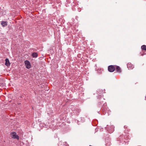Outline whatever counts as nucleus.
I'll return each mask as SVG.
<instances>
[{
	"mask_svg": "<svg viewBox=\"0 0 146 146\" xmlns=\"http://www.w3.org/2000/svg\"><path fill=\"white\" fill-rule=\"evenodd\" d=\"M64 143H65L66 144V142H64Z\"/></svg>",
	"mask_w": 146,
	"mask_h": 146,
	"instance_id": "17",
	"label": "nucleus"
},
{
	"mask_svg": "<svg viewBox=\"0 0 146 146\" xmlns=\"http://www.w3.org/2000/svg\"><path fill=\"white\" fill-rule=\"evenodd\" d=\"M11 137L12 138L16 139L19 140V136L17 135V133L15 132H13L11 134Z\"/></svg>",
	"mask_w": 146,
	"mask_h": 146,
	"instance_id": "2",
	"label": "nucleus"
},
{
	"mask_svg": "<svg viewBox=\"0 0 146 146\" xmlns=\"http://www.w3.org/2000/svg\"><path fill=\"white\" fill-rule=\"evenodd\" d=\"M31 56L33 58H36L38 56V54L36 52H34L32 53Z\"/></svg>",
	"mask_w": 146,
	"mask_h": 146,
	"instance_id": "11",
	"label": "nucleus"
},
{
	"mask_svg": "<svg viewBox=\"0 0 146 146\" xmlns=\"http://www.w3.org/2000/svg\"><path fill=\"white\" fill-rule=\"evenodd\" d=\"M25 63L27 68L29 69L31 67V64L29 61L26 60L25 61Z\"/></svg>",
	"mask_w": 146,
	"mask_h": 146,
	"instance_id": "4",
	"label": "nucleus"
},
{
	"mask_svg": "<svg viewBox=\"0 0 146 146\" xmlns=\"http://www.w3.org/2000/svg\"><path fill=\"white\" fill-rule=\"evenodd\" d=\"M66 146H68V145H66Z\"/></svg>",
	"mask_w": 146,
	"mask_h": 146,
	"instance_id": "18",
	"label": "nucleus"
},
{
	"mask_svg": "<svg viewBox=\"0 0 146 146\" xmlns=\"http://www.w3.org/2000/svg\"><path fill=\"white\" fill-rule=\"evenodd\" d=\"M106 105L107 104L106 103H105L104 104L102 108H101V110H103L105 113L106 112L107 110V108Z\"/></svg>",
	"mask_w": 146,
	"mask_h": 146,
	"instance_id": "5",
	"label": "nucleus"
},
{
	"mask_svg": "<svg viewBox=\"0 0 146 146\" xmlns=\"http://www.w3.org/2000/svg\"><path fill=\"white\" fill-rule=\"evenodd\" d=\"M124 128L125 129L127 128L125 126H124Z\"/></svg>",
	"mask_w": 146,
	"mask_h": 146,
	"instance_id": "15",
	"label": "nucleus"
},
{
	"mask_svg": "<svg viewBox=\"0 0 146 146\" xmlns=\"http://www.w3.org/2000/svg\"><path fill=\"white\" fill-rule=\"evenodd\" d=\"M127 67L129 69H132L134 68L133 65L131 64L130 63H129L127 64Z\"/></svg>",
	"mask_w": 146,
	"mask_h": 146,
	"instance_id": "7",
	"label": "nucleus"
},
{
	"mask_svg": "<svg viewBox=\"0 0 146 146\" xmlns=\"http://www.w3.org/2000/svg\"><path fill=\"white\" fill-rule=\"evenodd\" d=\"M127 137L126 135H120L119 137L117 138V141L119 143H122L123 144L124 142H127L128 141H127L126 139Z\"/></svg>",
	"mask_w": 146,
	"mask_h": 146,
	"instance_id": "1",
	"label": "nucleus"
},
{
	"mask_svg": "<svg viewBox=\"0 0 146 146\" xmlns=\"http://www.w3.org/2000/svg\"><path fill=\"white\" fill-rule=\"evenodd\" d=\"M80 112V110H74L73 111V113H76L75 115L76 116H78L79 114V112Z\"/></svg>",
	"mask_w": 146,
	"mask_h": 146,
	"instance_id": "9",
	"label": "nucleus"
},
{
	"mask_svg": "<svg viewBox=\"0 0 146 146\" xmlns=\"http://www.w3.org/2000/svg\"><path fill=\"white\" fill-rule=\"evenodd\" d=\"M101 95H99L98 96H97V98H98L100 99V98L101 97Z\"/></svg>",
	"mask_w": 146,
	"mask_h": 146,
	"instance_id": "13",
	"label": "nucleus"
},
{
	"mask_svg": "<svg viewBox=\"0 0 146 146\" xmlns=\"http://www.w3.org/2000/svg\"><path fill=\"white\" fill-rule=\"evenodd\" d=\"M115 70V67L114 66L111 65L109 66L108 67V70L110 72H114Z\"/></svg>",
	"mask_w": 146,
	"mask_h": 146,
	"instance_id": "3",
	"label": "nucleus"
},
{
	"mask_svg": "<svg viewBox=\"0 0 146 146\" xmlns=\"http://www.w3.org/2000/svg\"><path fill=\"white\" fill-rule=\"evenodd\" d=\"M102 103L100 102H99V105H100L101 104H102Z\"/></svg>",
	"mask_w": 146,
	"mask_h": 146,
	"instance_id": "14",
	"label": "nucleus"
},
{
	"mask_svg": "<svg viewBox=\"0 0 146 146\" xmlns=\"http://www.w3.org/2000/svg\"><path fill=\"white\" fill-rule=\"evenodd\" d=\"M1 25L3 27H5L7 25V23L6 21H2L1 22Z\"/></svg>",
	"mask_w": 146,
	"mask_h": 146,
	"instance_id": "10",
	"label": "nucleus"
},
{
	"mask_svg": "<svg viewBox=\"0 0 146 146\" xmlns=\"http://www.w3.org/2000/svg\"><path fill=\"white\" fill-rule=\"evenodd\" d=\"M5 64L7 66H9L10 65V63L9 62V59L6 58L5 60Z\"/></svg>",
	"mask_w": 146,
	"mask_h": 146,
	"instance_id": "8",
	"label": "nucleus"
},
{
	"mask_svg": "<svg viewBox=\"0 0 146 146\" xmlns=\"http://www.w3.org/2000/svg\"><path fill=\"white\" fill-rule=\"evenodd\" d=\"M141 48L143 50L146 51V45H144L142 46Z\"/></svg>",
	"mask_w": 146,
	"mask_h": 146,
	"instance_id": "12",
	"label": "nucleus"
},
{
	"mask_svg": "<svg viewBox=\"0 0 146 146\" xmlns=\"http://www.w3.org/2000/svg\"><path fill=\"white\" fill-rule=\"evenodd\" d=\"M115 68L117 72H118L119 73H120L121 72V69L119 66H115Z\"/></svg>",
	"mask_w": 146,
	"mask_h": 146,
	"instance_id": "6",
	"label": "nucleus"
},
{
	"mask_svg": "<svg viewBox=\"0 0 146 146\" xmlns=\"http://www.w3.org/2000/svg\"><path fill=\"white\" fill-rule=\"evenodd\" d=\"M112 128H113V126H112ZM113 130H112V131H113Z\"/></svg>",
	"mask_w": 146,
	"mask_h": 146,
	"instance_id": "16",
	"label": "nucleus"
},
{
	"mask_svg": "<svg viewBox=\"0 0 146 146\" xmlns=\"http://www.w3.org/2000/svg\"><path fill=\"white\" fill-rule=\"evenodd\" d=\"M89 146H92L90 145Z\"/></svg>",
	"mask_w": 146,
	"mask_h": 146,
	"instance_id": "19",
	"label": "nucleus"
}]
</instances>
